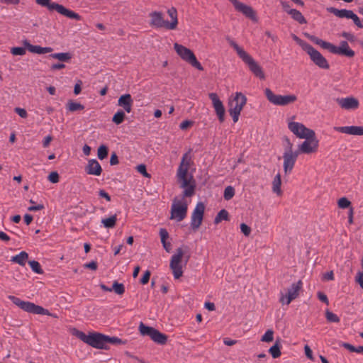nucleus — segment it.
I'll use <instances>...</instances> for the list:
<instances>
[{
    "instance_id": "obj_1",
    "label": "nucleus",
    "mask_w": 363,
    "mask_h": 363,
    "mask_svg": "<svg viewBox=\"0 0 363 363\" xmlns=\"http://www.w3.org/2000/svg\"><path fill=\"white\" fill-rule=\"evenodd\" d=\"M226 40L229 45L236 51L239 57L248 66L250 70L261 79L265 78L264 73L261 66L250 55L242 48L239 46L230 37L227 36Z\"/></svg>"
},
{
    "instance_id": "obj_2",
    "label": "nucleus",
    "mask_w": 363,
    "mask_h": 363,
    "mask_svg": "<svg viewBox=\"0 0 363 363\" xmlns=\"http://www.w3.org/2000/svg\"><path fill=\"white\" fill-rule=\"evenodd\" d=\"M167 13L171 18V21H164L162 13L160 11H152L150 13L151 18L150 24L156 28H164L167 30L176 29L178 24L177 11L174 7L167 10Z\"/></svg>"
},
{
    "instance_id": "obj_3",
    "label": "nucleus",
    "mask_w": 363,
    "mask_h": 363,
    "mask_svg": "<svg viewBox=\"0 0 363 363\" xmlns=\"http://www.w3.org/2000/svg\"><path fill=\"white\" fill-rule=\"evenodd\" d=\"M311 39L316 45H320L323 49L328 50L333 54L342 55L347 57H353L355 55L354 51L350 49L348 43L345 40L341 41L339 46H335L330 43L324 41L316 37H311Z\"/></svg>"
},
{
    "instance_id": "obj_4",
    "label": "nucleus",
    "mask_w": 363,
    "mask_h": 363,
    "mask_svg": "<svg viewBox=\"0 0 363 363\" xmlns=\"http://www.w3.org/2000/svg\"><path fill=\"white\" fill-rule=\"evenodd\" d=\"M247 103L246 96L241 92H236L228 101V112L234 123L238 121L240 113Z\"/></svg>"
},
{
    "instance_id": "obj_5",
    "label": "nucleus",
    "mask_w": 363,
    "mask_h": 363,
    "mask_svg": "<svg viewBox=\"0 0 363 363\" xmlns=\"http://www.w3.org/2000/svg\"><path fill=\"white\" fill-rule=\"evenodd\" d=\"M74 335L84 342L97 349H105L108 347L106 345V335L99 333H92L86 335L82 331L77 330Z\"/></svg>"
},
{
    "instance_id": "obj_6",
    "label": "nucleus",
    "mask_w": 363,
    "mask_h": 363,
    "mask_svg": "<svg viewBox=\"0 0 363 363\" xmlns=\"http://www.w3.org/2000/svg\"><path fill=\"white\" fill-rule=\"evenodd\" d=\"M37 4L46 7L50 11H56L60 14L71 19L81 20V16L74 11L65 8L63 5L59 4L50 0H35Z\"/></svg>"
},
{
    "instance_id": "obj_7",
    "label": "nucleus",
    "mask_w": 363,
    "mask_h": 363,
    "mask_svg": "<svg viewBox=\"0 0 363 363\" xmlns=\"http://www.w3.org/2000/svg\"><path fill=\"white\" fill-rule=\"evenodd\" d=\"M23 47H13L11 49V53L14 55L23 56L26 55V50L32 53H36L39 55L51 52L53 49L51 47H41L39 45H33L27 39L22 40Z\"/></svg>"
},
{
    "instance_id": "obj_8",
    "label": "nucleus",
    "mask_w": 363,
    "mask_h": 363,
    "mask_svg": "<svg viewBox=\"0 0 363 363\" xmlns=\"http://www.w3.org/2000/svg\"><path fill=\"white\" fill-rule=\"evenodd\" d=\"M188 203L184 198L175 197L171 206L170 219L182 221L187 215Z\"/></svg>"
},
{
    "instance_id": "obj_9",
    "label": "nucleus",
    "mask_w": 363,
    "mask_h": 363,
    "mask_svg": "<svg viewBox=\"0 0 363 363\" xmlns=\"http://www.w3.org/2000/svg\"><path fill=\"white\" fill-rule=\"evenodd\" d=\"M8 298L13 304L18 306L24 311L38 315H50L48 310L43 308L42 306L35 305L33 303L22 301L19 298L12 295L9 296Z\"/></svg>"
},
{
    "instance_id": "obj_10",
    "label": "nucleus",
    "mask_w": 363,
    "mask_h": 363,
    "mask_svg": "<svg viewBox=\"0 0 363 363\" xmlns=\"http://www.w3.org/2000/svg\"><path fill=\"white\" fill-rule=\"evenodd\" d=\"M174 48L177 55L184 61L199 70H203V67L197 60L194 52L189 48L177 43L174 44Z\"/></svg>"
},
{
    "instance_id": "obj_11",
    "label": "nucleus",
    "mask_w": 363,
    "mask_h": 363,
    "mask_svg": "<svg viewBox=\"0 0 363 363\" xmlns=\"http://www.w3.org/2000/svg\"><path fill=\"white\" fill-rule=\"evenodd\" d=\"M265 96L267 100L275 106H286L294 103L296 101L297 98L294 94L289 95H280L275 94L270 89L266 88L264 90Z\"/></svg>"
},
{
    "instance_id": "obj_12",
    "label": "nucleus",
    "mask_w": 363,
    "mask_h": 363,
    "mask_svg": "<svg viewBox=\"0 0 363 363\" xmlns=\"http://www.w3.org/2000/svg\"><path fill=\"white\" fill-rule=\"evenodd\" d=\"M184 252L182 247L177 249L176 252L172 256L169 267L175 279H179L183 275L182 258Z\"/></svg>"
},
{
    "instance_id": "obj_13",
    "label": "nucleus",
    "mask_w": 363,
    "mask_h": 363,
    "mask_svg": "<svg viewBox=\"0 0 363 363\" xmlns=\"http://www.w3.org/2000/svg\"><path fill=\"white\" fill-rule=\"evenodd\" d=\"M287 143V147L283 155L284 159V170L286 174L290 173L295 164L296 159L298 156V152H293L292 146L293 144L290 142L288 138H286Z\"/></svg>"
},
{
    "instance_id": "obj_14",
    "label": "nucleus",
    "mask_w": 363,
    "mask_h": 363,
    "mask_svg": "<svg viewBox=\"0 0 363 363\" xmlns=\"http://www.w3.org/2000/svg\"><path fill=\"white\" fill-rule=\"evenodd\" d=\"M139 330L142 335L150 337L155 342L160 345H164L167 341V336L158 330L147 326L143 323L139 325Z\"/></svg>"
},
{
    "instance_id": "obj_15",
    "label": "nucleus",
    "mask_w": 363,
    "mask_h": 363,
    "mask_svg": "<svg viewBox=\"0 0 363 363\" xmlns=\"http://www.w3.org/2000/svg\"><path fill=\"white\" fill-rule=\"evenodd\" d=\"M288 128L296 137L301 139H311L315 135L313 130L306 128L303 123L298 122H289Z\"/></svg>"
},
{
    "instance_id": "obj_16",
    "label": "nucleus",
    "mask_w": 363,
    "mask_h": 363,
    "mask_svg": "<svg viewBox=\"0 0 363 363\" xmlns=\"http://www.w3.org/2000/svg\"><path fill=\"white\" fill-rule=\"evenodd\" d=\"M191 162V157L190 152H186L183 155L179 167L177 172V177L178 181L184 180V185L186 184V179H189L188 177V171Z\"/></svg>"
},
{
    "instance_id": "obj_17",
    "label": "nucleus",
    "mask_w": 363,
    "mask_h": 363,
    "mask_svg": "<svg viewBox=\"0 0 363 363\" xmlns=\"http://www.w3.org/2000/svg\"><path fill=\"white\" fill-rule=\"evenodd\" d=\"M305 51L310 56L311 61L318 67L325 69H329L330 65L328 60L312 45H306Z\"/></svg>"
},
{
    "instance_id": "obj_18",
    "label": "nucleus",
    "mask_w": 363,
    "mask_h": 363,
    "mask_svg": "<svg viewBox=\"0 0 363 363\" xmlns=\"http://www.w3.org/2000/svg\"><path fill=\"white\" fill-rule=\"evenodd\" d=\"M205 211V205L202 202H199L194 209L191 216V228L193 230H196L201 226Z\"/></svg>"
},
{
    "instance_id": "obj_19",
    "label": "nucleus",
    "mask_w": 363,
    "mask_h": 363,
    "mask_svg": "<svg viewBox=\"0 0 363 363\" xmlns=\"http://www.w3.org/2000/svg\"><path fill=\"white\" fill-rule=\"evenodd\" d=\"M302 285L303 283L301 280L296 283L292 284L288 289L287 294L281 295L280 302H281L282 304L289 305L293 300L298 297L299 291L302 288Z\"/></svg>"
},
{
    "instance_id": "obj_20",
    "label": "nucleus",
    "mask_w": 363,
    "mask_h": 363,
    "mask_svg": "<svg viewBox=\"0 0 363 363\" xmlns=\"http://www.w3.org/2000/svg\"><path fill=\"white\" fill-rule=\"evenodd\" d=\"M229 1L233 4L237 11L242 13L246 17L250 18L254 21H257L256 13L251 6L246 5L238 0Z\"/></svg>"
},
{
    "instance_id": "obj_21",
    "label": "nucleus",
    "mask_w": 363,
    "mask_h": 363,
    "mask_svg": "<svg viewBox=\"0 0 363 363\" xmlns=\"http://www.w3.org/2000/svg\"><path fill=\"white\" fill-rule=\"evenodd\" d=\"M208 97L212 101L213 107L219 119V121L220 123L223 122L225 120V111L223 102L220 100L218 96L216 93H210L208 94Z\"/></svg>"
},
{
    "instance_id": "obj_22",
    "label": "nucleus",
    "mask_w": 363,
    "mask_h": 363,
    "mask_svg": "<svg viewBox=\"0 0 363 363\" xmlns=\"http://www.w3.org/2000/svg\"><path fill=\"white\" fill-rule=\"evenodd\" d=\"M208 97L212 101L213 107L219 119V121L220 123L223 122L225 120V111L223 102L220 100L218 96L216 93H210L208 94Z\"/></svg>"
},
{
    "instance_id": "obj_23",
    "label": "nucleus",
    "mask_w": 363,
    "mask_h": 363,
    "mask_svg": "<svg viewBox=\"0 0 363 363\" xmlns=\"http://www.w3.org/2000/svg\"><path fill=\"white\" fill-rule=\"evenodd\" d=\"M318 146V141L315 139V137L311 138V139H306L299 146L298 150L296 152L299 153L310 154L317 151Z\"/></svg>"
},
{
    "instance_id": "obj_24",
    "label": "nucleus",
    "mask_w": 363,
    "mask_h": 363,
    "mask_svg": "<svg viewBox=\"0 0 363 363\" xmlns=\"http://www.w3.org/2000/svg\"><path fill=\"white\" fill-rule=\"evenodd\" d=\"M336 101L342 108L345 110H355L359 106V101L353 96L337 98Z\"/></svg>"
},
{
    "instance_id": "obj_25",
    "label": "nucleus",
    "mask_w": 363,
    "mask_h": 363,
    "mask_svg": "<svg viewBox=\"0 0 363 363\" xmlns=\"http://www.w3.org/2000/svg\"><path fill=\"white\" fill-rule=\"evenodd\" d=\"M179 182L181 183V188L184 189L182 198L191 197L194 194L196 183L191 175L189 177V179H186V185H184V180Z\"/></svg>"
},
{
    "instance_id": "obj_26",
    "label": "nucleus",
    "mask_w": 363,
    "mask_h": 363,
    "mask_svg": "<svg viewBox=\"0 0 363 363\" xmlns=\"http://www.w3.org/2000/svg\"><path fill=\"white\" fill-rule=\"evenodd\" d=\"M335 130L352 135H363V126H338L333 128Z\"/></svg>"
},
{
    "instance_id": "obj_27",
    "label": "nucleus",
    "mask_w": 363,
    "mask_h": 363,
    "mask_svg": "<svg viewBox=\"0 0 363 363\" xmlns=\"http://www.w3.org/2000/svg\"><path fill=\"white\" fill-rule=\"evenodd\" d=\"M85 171L88 174L99 176L102 172V168L96 160L91 159L88 161Z\"/></svg>"
},
{
    "instance_id": "obj_28",
    "label": "nucleus",
    "mask_w": 363,
    "mask_h": 363,
    "mask_svg": "<svg viewBox=\"0 0 363 363\" xmlns=\"http://www.w3.org/2000/svg\"><path fill=\"white\" fill-rule=\"evenodd\" d=\"M133 99L129 94L121 96L118 100V106L122 107L124 111L129 113L132 111Z\"/></svg>"
},
{
    "instance_id": "obj_29",
    "label": "nucleus",
    "mask_w": 363,
    "mask_h": 363,
    "mask_svg": "<svg viewBox=\"0 0 363 363\" xmlns=\"http://www.w3.org/2000/svg\"><path fill=\"white\" fill-rule=\"evenodd\" d=\"M328 11L338 18L347 19L350 18V16L353 12L352 10L337 9L334 7L328 8Z\"/></svg>"
},
{
    "instance_id": "obj_30",
    "label": "nucleus",
    "mask_w": 363,
    "mask_h": 363,
    "mask_svg": "<svg viewBox=\"0 0 363 363\" xmlns=\"http://www.w3.org/2000/svg\"><path fill=\"white\" fill-rule=\"evenodd\" d=\"M160 236L161 238V242L164 249L169 252L171 250L172 245L169 242H167V240L169 238V233L165 228H161L160 230Z\"/></svg>"
},
{
    "instance_id": "obj_31",
    "label": "nucleus",
    "mask_w": 363,
    "mask_h": 363,
    "mask_svg": "<svg viewBox=\"0 0 363 363\" xmlns=\"http://www.w3.org/2000/svg\"><path fill=\"white\" fill-rule=\"evenodd\" d=\"M287 13L291 16V18L299 23L300 24H305L307 23L305 17L303 14L296 9H289Z\"/></svg>"
},
{
    "instance_id": "obj_32",
    "label": "nucleus",
    "mask_w": 363,
    "mask_h": 363,
    "mask_svg": "<svg viewBox=\"0 0 363 363\" xmlns=\"http://www.w3.org/2000/svg\"><path fill=\"white\" fill-rule=\"evenodd\" d=\"M28 255L26 252L22 251L19 254L11 257V262L18 264L21 266H25Z\"/></svg>"
},
{
    "instance_id": "obj_33",
    "label": "nucleus",
    "mask_w": 363,
    "mask_h": 363,
    "mask_svg": "<svg viewBox=\"0 0 363 363\" xmlns=\"http://www.w3.org/2000/svg\"><path fill=\"white\" fill-rule=\"evenodd\" d=\"M50 57L65 62H68L72 57V54L69 52L52 53Z\"/></svg>"
},
{
    "instance_id": "obj_34",
    "label": "nucleus",
    "mask_w": 363,
    "mask_h": 363,
    "mask_svg": "<svg viewBox=\"0 0 363 363\" xmlns=\"http://www.w3.org/2000/svg\"><path fill=\"white\" fill-rule=\"evenodd\" d=\"M281 175H280V174H277L274 177L273 182H272V190L274 193H276L278 195L281 194Z\"/></svg>"
},
{
    "instance_id": "obj_35",
    "label": "nucleus",
    "mask_w": 363,
    "mask_h": 363,
    "mask_svg": "<svg viewBox=\"0 0 363 363\" xmlns=\"http://www.w3.org/2000/svg\"><path fill=\"white\" fill-rule=\"evenodd\" d=\"M116 221H117L116 215H113L109 218H103L101 220L102 224L106 228H113L116 225Z\"/></svg>"
},
{
    "instance_id": "obj_36",
    "label": "nucleus",
    "mask_w": 363,
    "mask_h": 363,
    "mask_svg": "<svg viewBox=\"0 0 363 363\" xmlns=\"http://www.w3.org/2000/svg\"><path fill=\"white\" fill-rule=\"evenodd\" d=\"M67 108L68 111L71 112H74L83 110L84 108V106L80 103L75 102L73 101H69L67 104Z\"/></svg>"
},
{
    "instance_id": "obj_37",
    "label": "nucleus",
    "mask_w": 363,
    "mask_h": 363,
    "mask_svg": "<svg viewBox=\"0 0 363 363\" xmlns=\"http://www.w3.org/2000/svg\"><path fill=\"white\" fill-rule=\"evenodd\" d=\"M125 115L124 111L119 110L113 116L112 121L115 124L119 125L123 122V121L125 119Z\"/></svg>"
},
{
    "instance_id": "obj_38",
    "label": "nucleus",
    "mask_w": 363,
    "mask_h": 363,
    "mask_svg": "<svg viewBox=\"0 0 363 363\" xmlns=\"http://www.w3.org/2000/svg\"><path fill=\"white\" fill-rule=\"evenodd\" d=\"M228 220V212L225 209L220 210L215 218L214 222L218 224L222 220Z\"/></svg>"
},
{
    "instance_id": "obj_39",
    "label": "nucleus",
    "mask_w": 363,
    "mask_h": 363,
    "mask_svg": "<svg viewBox=\"0 0 363 363\" xmlns=\"http://www.w3.org/2000/svg\"><path fill=\"white\" fill-rule=\"evenodd\" d=\"M269 352L273 358H277L280 357L281 351L279 342H277L272 347H271L269 350Z\"/></svg>"
},
{
    "instance_id": "obj_40",
    "label": "nucleus",
    "mask_w": 363,
    "mask_h": 363,
    "mask_svg": "<svg viewBox=\"0 0 363 363\" xmlns=\"http://www.w3.org/2000/svg\"><path fill=\"white\" fill-rule=\"evenodd\" d=\"M98 158L103 160L108 156V147L105 145H101L99 147L97 151Z\"/></svg>"
},
{
    "instance_id": "obj_41",
    "label": "nucleus",
    "mask_w": 363,
    "mask_h": 363,
    "mask_svg": "<svg viewBox=\"0 0 363 363\" xmlns=\"http://www.w3.org/2000/svg\"><path fill=\"white\" fill-rule=\"evenodd\" d=\"M28 264H29L31 269L33 270V272H34L37 274H43V271L41 266L38 262H37L35 260H32V261H29Z\"/></svg>"
},
{
    "instance_id": "obj_42",
    "label": "nucleus",
    "mask_w": 363,
    "mask_h": 363,
    "mask_svg": "<svg viewBox=\"0 0 363 363\" xmlns=\"http://www.w3.org/2000/svg\"><path fill=\"white\" fill-rule=\"evenodd\" d=\"M235 195V189L232 186H228L224 190L223 197L226 201L230 200Z\"/></svg>"
},
{
    "instance_id": "obj_43",
    "label": "nucleus",
    "mask_w": 363,
    "mask_h": 363,
    "mask_svg": "<svg viewBox=\"0 0 363 363\" xmlns=\"http://www.w3.org/2000/svg\"><path fill=\"white\" fill-rule=\"evenodd\" d=\"M325 318L326 320L330 323H339L340 320V318L336 314L329 310H326L325 311Z\"/></svg>"
},
{
    "instance_id": "obj_44",
    "label": "nucleus",
    "mask_w": 363,
    "mask_h": 363,
    "mask_svg": "<svg viewBox=\"0 0 363 363\" xmlns=\"http://www.w3.org/2000/svg\"><path fill=\"white\" fill-rule=\"evenodd\" d=\"M112 290H113L116 294L122 295L125 292V287L123 284H119L117 281H115L113 284Z\"/></svg>"
},
{
    "instance_id": "obj_45",
    "label": "nucleus",
    "mask_w": 363,
    "mask_h": 363,
    "mask_svg": "<svg viewBox=\"0 0 363 363\" xmlns=\"http://www.w3.org/2000/svg\"><path fill=\"white\" fill-rule=\"evenodd\" d=\"M274 339V331L272 330H267L265 333L262 336L261 341L265 342H272Z\"/></svg>"
},
{
    "instance_id": "obj_46",
    "label": "nucleus",
    "mask_w": 363,
    "mask_h": 363,
    "mask_svg": "<svg viewBox=\"0 0 363 363\" xmlns=\"http://www.w3.org/2000/svg\"><path fill=\"white\" fill-rule=\"evenodd\" d=\"M337 205L339 208L344 209L350 207L351 202L346 197H342L338 200Z\"/></svg>"
},
{
    "instance_id": "obj_47",
    "label": "nucleus",
    "mask_w": 363,
    "mask_h": 363,
    "mask_svg": "<svg viewBox=\"0 0 363 363\" xmlns=\"http://www.w3.org/2000/svg\"><path fill=\"white\" fill-rule=\"evenodd\" d=\"M123 343V341L121 339L117 337H109L106 335V345L107 346L108 344L111 345H120Z\"/></svg>"
},
{
    "instance_id": "obj_48",
    "label": "nucleus",
    "mask_w": 363,
    "mask_h": 363,
    "mask_svg": "<svg viewBox=\"0 0 363 363\" xmlns=\"http://www.w3.org/2000/svg\"><path fill=\"white\" fill-rule=\"evenodd\" d=\"M138 172L139 173H140L141 174H143L144 177H147V178H150V174L147 173V169H146V166L145 164H139L136 167Z\"/></svg>"
},
{
    "instance_id": "obj_49",
    "label": "nucleus",
    "mask_w": 363,
    "mask_h": 363,
    "mask_svg": "<svg viewBox=\"0 0 363 363\" xmlns=\"http://www.w3.org/2000/svg\"><path fill=\"white\" fill-rule=\"evenodd\" d=\"M350 19H352L354 23L358 28H363V24H362V21H360L359 18L354 12H352Z\"/></svg>"
},
{
    "instance_id": "obj_50",
    "label": "nucleus",
    "mask_w": 363,
    "mask_h": 363,
    "mask_svg": "<svg viewBox=\"0 0 363 363\" xmlns=\"http://www.w3.org/2000/svg\"><path fill=\"white\" fill-rule=\"evenodd\" d=\"M48 180L53 184L59 182V174L57 172H52L48 176Z\"/></svg>"
},
{
    "instance_id": "obj_51",
    "label": "nucleus",
    "mask_w": 363,
    "mask_h": 363,
    "mask_svg": "<svg viewBox=\"0 0 363 363\" xmlns=\"http://www.w3.org/2000/svg\"><path fill=\"white\" fill-rule=\"evenodd\" d=\"M293 39L302 48V49L305 51L306 50V46L310 45L308 43L303 41V40L300 39L298 36L296 35H293Z\"/></svg>"
},
{
    "instance_id": "obj_52",
    "label": "nucleus",
    "mask_w": 363,
    "mask_h": 363,
    "mask_svg": "<svg viewBox=\"0 0 363 363\" xmlns=\"http://www.w3.org/2000/svg\"><path fill=\"white\" fill-rule=\"evenodd\" d=\"M14 111L21 118H26L28 116L27 111L22 108H15Z\"/></svg>"
},
{
    "instance_id": "obj_53",
    "label": "nucleus",
    "mask_w": 363,
    "mask_h": 363,
    "mask_svg": "<svg viewBox=\"0 0 363 363\" xmlns=\"http://www.w3.org/2000/svg\"><path fill=\"white\" fill-rule=\"evenodd\" d=\"M355 281L359 284L360 287L363 289V272H358L355 277Z\"/></svg>"
},
{
    "instance_id": "obj_54",
    "label": "nucleus",
    "mask_w": 363,
    "mask_h": 363,
    "mask_svg": "<svg viewBox=\"0 0 363 363\" xmlns=\"http://www.w3.org/2000/svg\"><path fill=\"white\" fill-rule=\"evenodd\" d=\"M240 230H241V232L245 236H248L250 234V233H251L250 228L247 225H246L245 223H242L240 225Z\"/></svg>"
},
{
    "instance_id": "obj_55",
    "label": "nucleus",
    "mask_w": 363,
    "mask_h": 363,
    "mask_svg": "<svg viewBox=\"0 0 363 363\" xmlns=\"http://www.w3.org/2000/svg\"><path fill=\"white\" fill-rule=\"evenodd\" d=\"M150 274H150V271H148V270H147V271L144 273V274H143V277L141 278V279H140V283H141L142 284H147V283H148V281H149V280H150Z\"/></svg>"
},
{
    "instance_id": "obj_56",
    "label": "nucleus",
    "mask_w": 363,
    "mask_h": 363,
    "mask_svg": "<svg viewBox=\"0 0 363 363\" xmlns=\"http://www.w3.org/2000/svg\"><path fill=\"white\" fill-rule=\"evenodd\" d=\"M317 296L320 301L326 303L327 305L329 304L328 298L324 293H323L321 291H318L317 293Z\"/></svg>"
},
{
    "instance_id": "obj_57",
    "label": "nucleus",
    "mask_w": 363,
    "mask_h": 363,
    "mask_svg": "<svg viewBox=\"0 0 363 363\" xmlns=\"http://www.w3.org/2000/svg\"><path fill=\"white\" fill-rule=\"evenodd\" d=\"M304 350H305V354L307 357V358H308L311 360H313V352H312V350L310 348V347L307 345H305Z\"/></svg>"
},
{
    "instance_id": "obj_58",
    "label": "nucleus",
    "mask_w": 363,
    "mask_h": 363,
    "mask_svg": "<svg viewBox=\"0 0 363 363\" xmlns=\"http://www.w3.org/2000/svg\"><path fill=\"white\" fill-rule=\"evenodd\" d=\"M99 196L101 198H104L107 201H111V196L104 189H100L99 191Z\"/></svg>"
},
{
    "instance_id": "obj_59",
    "label": "nucleus",
    "mask_w": 363,
    "mask_h": 363,
    "mask_svg": "<svg viewBox=\"0 0 363 363\" xmlns=\"http://www.w3.org/2000/svg\"><path fill=\"white\" fill-rule=\"evenodd\" d=\"M192 121H188V120H186V121H182L180 125H179V128L182 129V130H185L188 127H189L191 125H192Z\"/></svg>"
},
{
    "instance_id": "obj_60",
    "label": "nucleus",
    "mask_w": 363,
    "mask_h": 363,
    "mask_svg": "<svg viewBox=\"0 0 363 363\" xmlns=\"http://www.w3.org/2000/svg\"><path fill=\"white\" fill-rule=\"evenodd\" d=\"M340 346L343 347L344 348L348 350L350 352H354L355 347L352 345L350 343L342 342V343H341Z\"/></svg>"
},
{
    "instance_id": "obj_61",
    "label": "nucleus",
    "mask_w": 363,
    "mask_h": 363,
    "mask_svg": "<svg viewBox=\"0 0 363 363\" xmlns=\"http://www.w3.org/2000/svg\"><path fill=\"white\" fill-rule=\"evenodd\" d=\"M110 164H111V165H116V164H118V158L117 155L115 152L112 153V155L111 156Z\"/></svg>"
},
{
    "instance_id": "obj_62",
    "label": "nucleus",
    "mask_w": 363,
    "mask_h": 363,
    "mask_svg": "<svg viewBox=\"0 0 363 363\" xmlns=\"http://www.w3.org/2000/svg\"><path fill=\"white\" fill-rule=\"evenodd\" d=\"M86 268H89L91 270H96L97 269V263L95 261H91L84 265Z\"/></svg>"
},
{
    "instance_id": "obj_63",
    "label": "nucleus",
    "mask_w": 363,
    "mask_h": 363,
    "mask_svg": "<svg viewBox=\"0 0 363 363\" xmlns=\"http://www.w3.org/2000/svg\"><path fill=\"white\" fill-rule=\"evenodd\" d=\"M323 278H324V279L328 280V281H332V280H333V279H334V274H333V271H330V272H326V273L323 275Z\"/></svg>"
},
{
    "instance_id": "obj_64",
    "label": "nucleus",
    "mask_w": 363,
    "mask_h": 363,
    "mask_svg": "<svg viewBox=\"0 0 363 363\" xmlns=\"http://www.w3.org/2000/svg\"><path fill=\"white\" fill-rule=\"evenodd\" d=\"M65 67V65L62 63H55V64H52L51 65V69L52 70H57V69H63Z\"/></svg>"
}]
</instances>
